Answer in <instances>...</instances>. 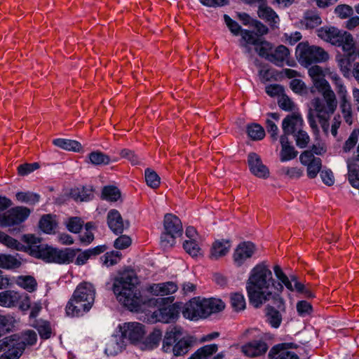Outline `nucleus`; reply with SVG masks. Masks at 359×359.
Returning a JSON list of instances; mask_svg holds the SVG:
<instances>
[{
	"mask_svg": "<svg viewBox=\"0 0 359 359\" xmlns=\"http://www.w3.org/2000/svg\"><path fill=\"white\" fill-rule=\"evenodd\" d=\"M330 72L329 68L323 69L313 65L309 69L308 73L311 78L313 86L320 93L325 100L319 97L311 101V105L324 132L329 130V119L337 107V101L334 91L325 77Z\"/></svg>",
	"mask_w": 359,
	"mask_h": 359,
	"instance_id": "obj_1",
	"label": "nucleus"
},
{
	"mask_svg": "<svg viewBox=\"0 0 359 359\" xmlns=\"http://www.w3.org/2000/svg\"><path fill=\"white\" fill-rule=\"evenodd\" d=\"M273 281L272 272L265 263H259L251 270L246 290L250 302L255 307H260L272 297Z\"/></svg>",
	"mask_w": 359,
	"mask_h": 359,
	"instance_id": "obj_2",
	"label": "nucleus"
},
{
	"mask_svg": "<svg viewBox=\"0 0 359 359\" xmlns=\"http://www.w3.org/2000/svg\"><path fill=\"white\" fill-rule=\"evenodd\" d=\"M138 278L133 271H126L114 280L113 290L118 301L129 310L139 311L147 303L137 288Z\"/></svg>",
	"mask_w": 359,
	"mask_h": 359,
	"instance_id": "obj_3",
	"label": "nucleus"
},
{
	"mask_svg": "<svg viewBox=\"0 0 359 359\" xmlns=\"http://www.w3.org/2000/svg\"><path fill=\"white\" fill-rule=\"evenodd\" d=\"M95 297V290L91 283H80L67 304V314L72 317L83 316L91 309Z\"/></svg>",
	"mask_w": 359,
	"mask_h": 359,
	"instance_id": "obj_4",
	"label": "nucleus"
},
{
	"mask_svg": "<svg viewBox=\"0 0 359 359\" xmlns=\"http://www.w3.org/2000/svg\"><path fill=\"white\" fill-rule=\"evenodd\" d=\"M224 307V303L219 299L194 297L184 305L182 315L185 318L196 320L205 318L213 313L219 312Z\"/></svg>",
	"mask_w": 359,
	"mask_h": 359,
	"instance_id": "obj_5",
	"label": "nucleus"
},
{
	"mask_svg": "<svg viewBox=\"0 0 359 359\" xmlns=\"http://www.w3.org/2000/svg\"><path fill=\"white\" fill-rule=\"evenodd\" d=\"M193 342V337H182V327L174 326L166 331L162 349L165 353L172 351L175 356H182L188 353Z\"/></svg>",
	"mask_w": 359,
	"mask_h": 359,
	"instance_id": "obj_6",
	"label": "nucleus"
},
{
	"mask_svg": "<svg viewBox=\"0 0 359 359\" xmlns=\"http://www.w3.org/2000/svg\"><path fill=\"white\" fill-rule=\"evenodd\" d=\"M172 296L161 298H151L147 301L149 306L156 307L152 313V318L156 321L169 323L177 320L180 315V306L173 302Z\"/></svg>",
	"mask_w": 359,
	"mask_h": 359,
	"instance_id": "obj_7",
	"label": "nucleus"
},
{
	"mask_svg": "<svg viewBox=\"0 0 359 359\" xmlns=\"http://www.w3.org/2000/svg\"><path fill=\"white\" fill-rule=\"evenodd\" d=\"M296 55L300 64L308 67L314 63L325 62L329 59V54L323 48L301 42L296 48Z\"/></svg>",
	"mask_w": 359,
	"mask_h": 359,
	"instance_id": "obj_8",
	"label": "nucleus"
},
{
	"mask_svg": "<svg viewBox=\"0 0 359 359\" xmlns=\"http://www.w3.org/2000/svg\"><path fill=\"white\" fill-rule=\"evenodd\" d=\"M36 250V257L46 262H55L57 264H69L72 262L76 257V250L67 248L57 250L46 245H34Z\"/></svg>",
	"mask_w": 359,
	"mask_h": 359,
	"instance_id": "obj_9",
	"label": "nucleus"
},
{
	"mask_svg": "<svg viewBox=\"0 0 359 359\" xmlns=\"http://www.w3.org/2000/svg\"><path fill=\"white\" fill-rule=\"evenodd\" d=\"M24 351V344L17 335L6 337L0 339V352L4 359H19Z\"/></svg>",
	"mask_w": 359,
	"mask_h": 359,
	"instance_id": "obj_10",
	"label": "nucleus"
},
{
	"mask_svg": "<svg viewBox=\"0 0 359 359\" xmlns=\"http://www.w3.org/2000/svg\"><path fill=\"white\" fill-rule=\"evenodd\" d=\"M30 212V210L26 207L13 208L0 215V224L2 226H10L20 224L29 217Z\"/></svg>",
	"mask_w": 359,
	"mask_h": 359,
	"instance_id": "obj_11",
	"label": "nucleus"
},
{
	"mask_svg": "<svg viewBox=\"0 0 359 359\" xmlns=\"http://www.w3.org/2000/svg\"><path fill=\"white\" fill-rule=\"evenodd\" d=\"M121 337L128 339L132 344L140 342L145 335L144 326L136 322L125 323L119 325Z\"/></svg>",
	"mask_w": 359,
	"mask_h": 359,
	"instance_id": "obj_12",
	"label": "nucleus"
},
{
	"mask_svg": "<svg viewBox=\"0 0 359 359\" xmlns=\"http://www.w3.org/2000/svg\"><path fill=\"white\" fill-rule=\"evenodd\" d=\"M274 303L278 309L267 305L265 308L266 321L273 327L278 328L282 322V313L285 312V306L282 298L274 297Z\"/></svg>",
	"mask_w": 359,
	"mask_h": 359,
	"instance_id": "obj_13",
	"label": "nucleus"
},
{
	"mask_svg": "<svg viewBox=\"0 0 359 359\" xmlns=\"http://www.w3.org/2000/svg\"><path fill=\"white\" fill-rule=\"evenodd\" d=\"M299 161L302 165L306 166L308 177L311 179L315 178L321 169V159L315 157L313 153L308 149L300 154Z\"/></svg>",
	"mask_w": 359,
	"mask_h": 359,
	"instance_id": "obj_14",
	"label": "nucleus"
},
{
	"mask_svg": "<svg viewBox=\"0 0 359 359\" xmlns=\"http://www.w3.org/2000/svg\"><path fill=\"white\" fill-rule=\"evenodd\" d=\"M297 346L292 343H283L274 346L269 351L270 359H299V356L291 348Z\"/></svg>",
	"mask_w": 359,
	"mask_h": 359,
	"instance_id": "obj_15",
	"label": "nucleus"
},
{
	"mask_svg": "<svg viewBox=\"0 0 359 359\" xmlns=\"http://www.w3.org/2000/svg\"><path fill=\"white\" fill-rule=\"evenodd\" d=\"M304 121L302 116L297 113L287 115L282 123V128L284 132L283 135H294L297 131L303 128Z\"/></svg>",
	"mask_w": 359,
	"mask_h": 359,
	"instance_id": "obj_16",
	"label": "nucleus"
},
{
	"mask_svg": "<svg viewBox=\"0 0 359 359\" xmlns=\"http://www.w3.org/2000/svg\"><path fill=\"white\" fill-rule=\"evenodd\" d=\"M255 251V246L251 242L240 243L233 255V262L237 266H241L247 259L250 258Z\"/></svg>",
	"mask_w": 359,
	"mask_h": 359,
	"instance_id": "obj_17",
	"label": "nucleus"
},
{
	"mask_svg": "<svg viewBox=\"0 0 359 359\" xmlns=\"http://www.w3.org/2000/svg\"><path fill=\"white\" fill-rule=\"evenodd\" d=\"M248 165L251 172L257 177L267 178L269 175V170L262 163L260 157L255 153H250L248 155Z\"/></svg>",
	"mask_w": 359,
	"mask_h": 359,
	"instance_id": "obj_18",
	"label": "nucleus"
},
{
	"mask_svg": "<svg viewBox=\"0 0 359 359\" xmlns=\"http://www.w3.org/2000/svg\"><path fill=\"white\" fill-rule=\"evenodd\" d=\"M344 32L333 27H322L317 30V34L321 39L337 46V44H340Z\"/></svg>",
	"mask_w": 359,
	"mask_h": 359,
	"instance_id": "obj_19",
	"label": "nucleus"
},
{
	"mask_svg": "<svg viewBox=\"0 0 359 359\" xmlns=\"http://www.w3.org/2000/svg\"><path fill=\"white\" fill-rule=\"evenodd\" d=\"M177 286L174 282L154 283L147 287V291L155 296H166L175 293Z\"/></svg>",
	"mask_w": 359,
	"mask_h": 359,
	"instance_id": "obj_20",
	"label": "nucleus"
},
{
	"mask_svg": "<svg viewBox=\"0 0 359 359\" xmlns=\"http://www.w3.org/2000/svg\"><path fill=\"white\" fill-rule=\"evenodd\" d=\"M268 346L263 341H254L242 346L243 353L249 357H257L266 352Z\"/></svg>",
	"mask_w": 359,
	"mask_h": 359,
	"instance_id": "obj_21",
	"label": "nucleus"
},
{
	"mask_svg": "<svg viewBox=\"0 0 359 359\" xmlns=\"http://www.w3.org/2000/svg\"><path fill=\"white\" fill-rule=\"evenodd\" d=\"M165 232L180 236L182 234V224L180 219L172 214H166L164 217Z\"/></svg>",
	"mask_w": 359,
	"mask_h": 359,
	"instance_id": "obj_22",
	"label": "nucleus"
},
{
	"mask_svg": "<svg viewBox=\"0 0 359 359\" xmlns=\"http://www.w3.org/2000/svg\"><path fill=\"white\" fill-rule=\"evenodd\" d=\"M107 222L109 227L115 233H121L125 228L121 215L116 210H111L108 212ZM128 226V223L126 222V228Z\"/></svg>",
	"mask_w": 359,
	"mask_h": 359,
	"instance_id": "obj_23",
	"label": "nucleus"
},
{
	"mask_svg": "<svg viewBox=\"0 0 359 359\" xmlns=\"http://www.w3.org/2000/svg\"><path fill=\"white\" fill-rule=\"evenodd\" d=\"M280 142L281 144V150L280 151V161H288L294 159L297 156L298 152L290 143L287 136L281 135Z\"/></svg>",
	"mask_w": 359,
	"mask_h": 359,
	"instance_id": "obj_24",
	"label": "nucleus"
},
{
	"mask_svg": "<svg viewBox=\"0 0 359 359\" xmlns=\"http://www.w3.org/2000/svg\"><path fill=\"white\" fill-rule=\"evenodd\" d=\"M231 244L227 240L215 241L210 250V258L217 259L219 257L225 256L229 251Z\"/></svg>",
	"mask_w": 359,
	"mask_h": 359,
	"instance_id": "obj_25",
	"label": "nucleus"
},
{
	"mask_svg": "<svg viewBox=\"0 0 359 359\" xmlns=\"http://www.w3.org/2000/svg\"><path fill=\"white\" fill-rule=\"evenodd\" d=\"M259 18L265 20L271 26H275L279 22V18L276 13L267 5V1L257 11Z\"/></svg>",
	"mask_w": 359,
	"mask_h": 359,
	"instance_id": "obj_26",
	"label": "nucleus"
},
{
	"mask_svg": "<svg viewBox=\"0 0 359 359\" xmlns=\"http://www.w3.org/2000/svg\"><path fill=\"white\" fill-rule=\"evenodd\" d=\"M21 296L13 290H7L0 292V306L13 307L19 302Z\"/></svg>",
	"mask_w": 359,
	"mask_h": 359,
	"instance_id": "obj_27",
	"label": "nucleus"
},
{
	"mask_svg": "<svg viewBox=\"0 0 359 359\" xmlns=\"http://www.w3.org/2000/svg\"><path fill=\"white\" fill-rule=\"evenodd\" d=\"M123 346V341L120 337L112 336L107 343L105 353L107 355H116L122 351Z\"/></svg>",
	"mask_w": 359,
	"mask_h": 359,
	"instance_id": "obj_28",
	"label": "nucleus"
},
{
	"mask_svg": "<svg viewBox=\"0 0 359 359\" xmlns=\"http://www.w3.org/2000/svg\"><path fill=\"white\" fill-rule=\"evenodd\" d=\"M289 55L290 51L288 48L285 46L280 45L272 51L269 61L276 65L281 66Z\"/></svg>",
	"mask_w": 359,
	"mask_h": 359,
	"instance_id": "obj_29",
	"label": "nucleus"
},
{
	"mask_svg": "<svg viewBox=\"0 0 359 359\" xmlns=\"http://www.w3.org/2000/svg\"><path fill=\"white\" fill-rule=\"evenodd\" d=\"M53 143L56 147L67 151L77 152L82 149L79 142L72 140L58 138L53 140Z\"/></svg>",
	"mask_w": 359,
	"mask_h": 359,
	"instance_id": "obj_30",
	"label": "nucleus"
},
{
	"mask_svg": "<svg viewBox=\"0 0 359 359\" xmlns=\"http://www.w3.org/2000/svg\"><path fill=\"white\" fill-rule=\"evenodd\" d=\"M218 350L215 344L205 345L198 348L189 359H208Z\"/></svg>",
	"mask_w": 359,
	"mask_h": 359,
	"instance_id": "obj_31",
	"label": "nucleus"
},
{
	"mask_svg": "<svg viewBox=\"0 0 359 359\" xmlns=\"http://www.w3.org/2000/svg\"><path fill=\"white\" fill-rule=\"evenodd\" d=\"M32 325L37 330L42 339H47L50 337L52 329L49 322L42 320H34Z\"/></svg>",
	"mask_w": 359,
	"mask_h": 359,
	"instance_id": "obj_32",
	"label": "nucleus"
},
{
	"mask_svg": "<svg viewBox=\"0 0 359 359\" xmlns=\"http://www.w3.org/2000/svg\"><path fill=\"white\" fill-rule=\"evenodd\" d=\"M162 338L160 330H154L142 344V349H153L156 347Z\"/></svg>",
	"mask_w": 359,
	"mask_h": 359,
	"instance_id": "obj_33",
	"label": "nucleus"
},
{
	"mask_svg": "<svg viewBox=\"0 0 359 359\" xmlns=\"http://www.w3.org/2000/svg\"><path fill=\"white\" fill-rule=\"evenodd\" d=\"M341 100L340 104L341 111L345 122L349 126L352 125L353 122V116L351 104L348 102L347 94L344 97L339 96Z\"/></svg>",
	"mask_w": 359,
	"mask_h": 359,
	"instance_id": "obj_34",
	"label": "nucleus"
},
{
	"mask_svg": "<svg viewBox=\"0 0 359 359\" xmlns=\"http://www.w3.org/2000/svg\"><path fill=\"white\" fill-rule=\"evenodd\" d=\"M57 226V223L51 215H43L39 222L40 229L46 233H53Z\"/></svg>",
	"mask_w": 359,
	"mask_h": 359,
	"instance_id": "obj_35",
	"label": "nucleus"
},
{
	"mask_svg": "<svg viewBox=\"0 0 359 359\" xmlns=\"http://www.w3.org/2000/svg\"><path fill=\"white\" fill-rule=\"evenodd\" d=\"M17 284L29 292L36 290L37 283L35 278L30 276H22L18 278Z\"/></svg>",
	"mask_w": 359,
	"mask_h": 359,
	"instance_id": "obj_36",
	"label": "nucleus"
},
{
	"mask_svg": "<svg viewBox=\"0 0 359 359\" xmlns=\"http://www.w3.org/2000/svg\"><path fill=\"white\" fill-rule=\"evenodd\" d=\"M88 158L90 162L95 165H104L110 163L109 156L99 151L90 153Z\"/></svg>",
	"mask_w": 359,
	"mask_h": 359,
	"instance_id": "obj_37",
	"label": "nucleus"
},
{
	"mask_svg": "<svg viewBox=\"0 0 359 359\" xmlns=\"http://www.w3.org/2000/svg\"><path fill=\"white\" fill-rule=\"evenodd\" d=\"M342 36L340 44H337V46H341L343 50L347 53H352L355 48V41L353 36L347 32H344Z\"/></svg>",
	"mask_w": 359,
	"mask_h": 359,
	"instance_id": "obj_38",
	"label": "nucleus"
},
{
	"mask_svg": "<svg viewBox=\"0 0 359 359\" xmlns=\"http://www.w3.org/2000/svg\"><path fill=\"white\" fill-rule=\"evenodd\" d=\"M21 265L20 261L12 255L0 254V267L4 269H15Z\"/></svg>",
	"mask_w": 359,
	"mask_h": 359,
	"instance_id": "obj_39",
	"label": "nucleus"
},
{
	"mask_svg": "<svg viewBox=\"0 0 359 359\" xmlns=\"http://www.w3.org/2000/svg\"><path fill=\"white\" fill-rule=\"evenodd\" d=\"M183 247L185 251L193 257H201L203 255L201 248L194 240L184 241Z\"/></svg>",
	"mask_w": 359,
	"mask_h": 359,
	"instance_id": "obj_40",
	"label": "nucleus"
},
{
	"mask_svg": "<svg viewBox=\"0 0 359 359\" xmlns=\"http://www.w3.org/2000/svg\"><path fill=\"white\" fill-rule=\"evenodd\" d=\"M121 258V253L118 251H111L105 253L102 257L101 260L103 265L109 267L116 264L119 262Z\"/></svg>",
	"mask_w": 359,
	"mask_h": 359,
	"instance_id": "obj_41",
	"label": "nucleus"
},
{
	"mask_svg": "<svg viewBox=\"0 0 359 359\" xmlns=\"http://www.w3.org/2000/svg\"><path fill=\"white\" fill-rule=\"evenodd\" d=\"M102 196L107 201H116L121 197V192L116 187L107 186L103 188Z\"/></svg>",
	"mask_w": 359,
	"mask_h": 359,
	"instance_id": "obj_42",
	"label": "nucleus"
},
{
	"mask_svg": "<svg viewBox=\"0 0 359 359\" xmlns=\"http://www.w3.org/2000/svg\"><path fill=\"white\" fill-rule=\"evenodd\" d=\"M15 197L18 201L30 205L38 203L40 198L39 195L32 192H18Z\"/></svg>",
	"mask_w": 359,
	"mask_h": 359,
	"instance_id": "obj_43",
	"label": "nucleus"
},
{
	"mask_svg": "<svg viewBox=\"0 0 359 359\" xmlns=\"http://www.w3.org/2000/svg\"><path fill=\"white\" fill-rule=\"evenodd\" d=\"M355 57L352 53H347L346 56L338 60V65L341 69V71L346 76L348 74L352 67V62L354 60Z\"/></svg>",
	"mask_w": 359,
	"mask_h": 359,
	"instance_id": "obj_44",
	"label": "nucleus"
},
{
	"mask_svg": "<svg viewBox=\"0 0 359 359\" xmlns=\"http://www.w3.org/2000/svg\"><path fill=\"white\" fill-rule=\"evenodd\" d=\"M296 145L299 148H305L310 142V137L308 133L302 128L297 131L293 135Z\"/></svg>",
	"mask_w": 359,
	"mask_h": 359,
	"instance_id": "obj_45",
	"label": "nucleus"
},
{
	"mask_svg": "<svg viewBox=\"0 0 359 359\" xmlns=\"http://www.w3.org/2000/svg\"><path fill=\"white\" fill-rule=\"evenodd\" d=\"M231 305L236 311H243L245 308V300L241 293H234L231 295Z\"/></svg>",
	"mask_w": 359,
	"mask_h": 359,
	"instance_id": "obj_46",
	"label": "nucleus"
},
{
	"mask_svg": "<svg viewBox=\"0 0 359 359\" xmlns=\"http://www.w3.org/2000/svg\"><path fill=\"white\" fill-rule=\"evenodd\" d=\"M256 51L259 56L270 60L272 54V46L267 41H262L257 45L255 48Z\"/></svg>",
	"mask_w": 359,
	"mask_h": 359,
	"instance_id": "obj_47",
	"label": "nucleus"
},
{
	"mask_svg": "<svg viewBox=\"0 0 359 359\" xmlns=\"http://www.w3.org/2000/svg\"><path fill=\"white\" fill-rule=\"evenodd\" d=\"M84 222L78 217H73L68 219L66 222L67 229L74 233L80 232L83 226Z\"/></svg>",
	"mask_w": 359,
	"mask_h": 359,
	"instance_id": "obj_48",
	"label": "nucleus"
},
{
	"mask_svg": "<svg viewBox=\"0 0 359 359\" xmlns=\"http://www.w3.org/2000/svg\"><path fill=\"white\" fill-rule=\"evenodd\" d=\"M248 134L254 140H262L265 136L264 128L259 124H254L248 127Z\"/></svg>",
	"mask_w": 359,
	"mask_h": 359,
	"instance_id": "obj_49",
	"label": "nucleus"
},
{
	"mask_svg": "<svg viewBox=\"0 0 359 359\" xmlns=\"http://www.w3.org/2000/svg\"><path fill=\"white\" fill-rule=\"evenodd\" d=\"M71 195L76 201H83L89 200L93 194L90 189L83 187L81 190L79 189L72 190Z\"/></svg>",
	"mask_w": 359,
	"mask_h": 359,
	"instance_id": "obj_50",
	"label": "nucleus"
},
{
	"mask_svg": "<svg viewBox=\"0 0 359 359\" xmlns=\"http://www.w3.org/2000/svg\"><path fill=\"white\" fill-rule=\"evenodd\" d=\"M327 75L334 82L336 90L339 96L344 97V95L347 94V91L339 75L336 72H331L330 70Z\"/></svg>",
	"mask_w": 359,
	"mask_h": 359,
	"instance_id": "obj_51",
	"label": "nucleus"
},
{
	"mask_svg": "<svg viewBox=\"0 0 359 359\" xmlns=\"http://www.w3.org/2000/svg\"><path fill=\"white\" fill-rule=\"evenodd\" d=\"M145 181L147 184L153 189H156L160 185L158 175L156 172L149 168L145 170Z\"/></svg>",
	"mask_w": 359,
	"mask_h": 359,
	"instance_id": "obj_52",
	"label": "nucleus"
},
{
	"mask_svg": "<svg viewBox=\"0 0 359 359\" xmlns=\"http://www.w3.org/2000/svg\"><path fill=\"white\" fill-rule=\"evenodd\" d=\"M280 172L290 179H299L303 175V170L297 167H283L280 170Z\"/></svg>",
	"mask_w": 359,
	"mask_h": 359,
	"instance_id": "obj_53",
	"label": "nucleus"
},
{
	"mask_svg": "<svg viewBox=\"0 0 359 359\" xmlns=\"http://www.w3.org/2000/svg\"><path fill=\"white\" fill-rule=\"evenodd\" d=\"M241 36L242 39L245 41V44H243L244 46L248 53L250 52V48L247 44H252L257 45L258 44V39L250 31L243 30L241 31Z\"/></svg>",
	"mask_w": 359,
	"mask_h": 359,
	"instance_id": "obj_54",
	"label": "nucleus"
},
{
	"mask_svg": "<svg viewBox=\"0 0 359 359\" xmlns=\"http://www.w3.org/2000/svg\"><path fill=\"white\" fill-rule=\"evenodd\" d=\"M321 24V18L316 14H306L304 25L307 28L313 29Z\"/></svg>",
	"mask_w": 359,
	"mask_h": 359,
	"instance_id": "obj_55",
	"label": "nucleus"
},
{
	"mask_svg": "<svg viewBox=\"0 0 359 359\" xmlns=\"http://www.w3.org/2000/svg\"><path fill=\"white\" fill-rule=\"evenodd\" d=\"M37 340V335L34 330L25 331L22 335L20 343L24 344V348L26 345H34Z\"/></svg>",
	"mask_w": 359,
	"mask_h": 359,
	"instance_id": "obj_56",
	"label": "nucleus"
},
{
	"mask_svg": "<svg viewBox=\"0 0 359 359\" xmlns=\"http://www.w3.org/2000/svg\"><path fill=\"white\" fill-rule=\"evenodd\" d=\"M276 276L285 285L288 290L292 289V281L283 273L281 268L278 265H276L273 268Z\"/></svg>",
	"mask_w": 359,
	"mask_h": 359,
	"instance_id": "obj_57",
	"label": "nucleus"
},
{
	"mask_svg": "<svg viewBox=\"0 0 359 359\" xmlns=\"http://www.w3.org/2000/svg\"><path fill=\"white\" fill-rule=\"evenodd\" d=\"M334 12L340 18L345 19L352 15L353 9L350 6L341 4L335 8Z\"/></svg>",
	"mask_w": 359,
	"mask_h": 359,
	"instance_id": "obj_58",
	"label": "nucleus"
},
{
	"mask_svg": "<svg viewBox=\"0 0 359 359\" xmlns=\"http://www.w3.org/2000/svg\"><path fill=\"white\" fill-rule=\"evenodd\" d=\"M131 243V238L126 235H123L115 240L114 245L116 249L123 250L128 248Z\"/></svg>",
	"mask_w": 359,
	"mask_h": 359,
	"instance_id": "obj_59",
	"label": "nucleus"
},
{
	"mask_svg": "<svg viewBox=\"0 0 359 359\" xmlns=\"http://www.w3.org/2000/svg\"><path fill=\"white\" fill-rule=\"evenodd\" d=\"M278 104L279 107L285 111H292L294 107V102L285 95H282L278 101Z\"/></svg>",
	"mask_w": 359,
	"mask_h": 359,
	"instance_id": "obj_60",
	"label": "nucleus"
},
{
	"mask_svg": "<svg viewBox=\"0 0 359 359\" xmlns=\"http://www.w3.org/2000/svg\"><path fill=\"white\" fill-rule=\"evenodd\" d=\"M179 236L171 235L170 233L164 232L161 236V245L164 248H168L172 247L175 243L176 237Z\"/></svg>",
	"mask_w": 359,
	"mask_h": 359,
	"instance_id": "obj_61",
	"label": "nucleus"
},
{
	"mask_svg": "<svg viewBox=\"0 0 359 359\" xmlns=\"http://www.w3.org/2000/svg\"><path fill=\"white\" fill-rule=\"evenodd\" d=\"M39 168V165L37 163H26L18 166V170L20 175H25L38 169Z\"/></svg>",
	"mask_w": 359,
	"mask_h": 359,
	"instance_id": "obj_62",
	"label": "nucleus"
},
{
	"mask_svg": "<svg viewBox=\"0 0 359 359\" xmlns=\"http://www.w3.org/2000/svg\"><path fill=\"white\" fill-rule=\"evenodd\" d=\"M297 310L300 316H306L311 313L312 306L310 303L306 301H300L297 304Z\"/></svg>",
	"mask_w": 359,
	"mask_h": 359,
	"instance_id": "obj_63",
	"label": "nucleus"
},
{
	"mask_svg": "<svg viewBox=\"0 0 359 359\" xmlns=\"http://www.w3.org/2000/svg\"><path fill=\"white\" fill-rule=\"evenodd\" d=\"M224 20L230 31L234 35H238L241 30V26L236 21L233 20L230 17H229L227 15H224Z\"/></svg>",
	"mask_w": 359,
	"mask_h": 359,
	"instance_id": "obj_64",
	"label": "nucleus"
}]
</instances>
